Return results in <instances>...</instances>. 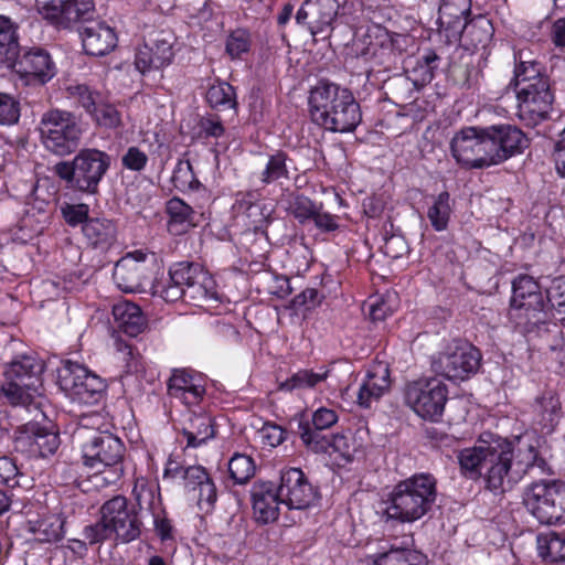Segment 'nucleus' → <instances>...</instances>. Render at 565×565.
Masks as SVG:
<instances>
[{
  "instance_id": "nucleus-1",
  "label": "nucleus",
  "mask_w": 565,
  "mask_h": 565,
  "mask_svg": "<svg viewBox=\"0 0 565 565\" xmlns=\"http://www.w3.org/2000/svg\"><path fill=\"white\" fill-rule=\"evenodd\" d=\"M458 459L461 469L483 475L487 488L501 492L511 489L530 469L543 471L546 465L533 445H523L520 439L514 444L501 437L462 449Z\"/></svg>"
},
{
  "instance_id": "nucleus-2",
  "label": "nucleus",
  "mask_w": 565,
  "mask_h": 565,
  "mask_svg": "<svg viewBox=\"0 0 565 565\" xmlns=\"http://www.w3.org/2000/svg\"><path fill=\"white\" fill-rule=\"evenodd\" d=\"M308 104L312 121L331 132H352L362 120L352 92L334 83L320 81L310 89Z\"/></svg>"
},
{
  "instance_id": "nucleus-3",
  "label": "nucleus",
  "mask_w": 565,
  "mask_h": 565,
  "mask_svg": "<svg viewBox=\"0 0 565 565\" xmlns=\"http://www.w3.org/2000/svg\"><path fill=\"white\" fill-rule=\"evenodd\" d=\"M74 438L82 449L84 465L95 470L96 483L113 484L121 477L125 446L117 436L81 424L74 431Z\"/></svg>"
},
{
  "instance_id": "nucleus-4",
  "label": "nucleus",
  "mask_w": 565,
  "mask_h": 565,
  "mask_svg": "<svg viewBox=\"0 0 565 565\" xmlns=\"http://www.w3.org/2000/svg\"><path fill=\"white\" fill-rule=\"evenodd\" d=\"M169 282L161 290L154 289L166 301L183 299L196 307L210 306L217 301L216 284L199 264L181 262L169 270Z\"/></svg>"
},
{
  "instance_id": "nucleus-5",
  "label": "nucleus",
  "mask_w": 565,
  "mask_h": 565,
  "mask_svg": "<svg viewBox=\"0 0 565 565\" xmlns=\"http://www.w3.org/2000/svg\"><path fill=\"white\" fill-rule=\"evenodd\" d=\"M110 167V156L94 148L79 150L72 161H61L53 172L68 189L96 194L98 186Z\"/></svg>"
},
{
  "instance_id": "nucleus-6",
  "label": "nucleus",
  "mask_w": 565,
  "mask_h": 565,
  "mask_svg": "<svg viewBox=\"0 0 565 565\" xmlns=\"http://www.w3.org/2000/svg\"><path fill=\"white\" fill-rule=\"evenodd\" d=\"M435 500V479L429 475L414 476L395 487L387 514L392 519L413 522L425 515Z\"/></svg>"
},
{
  "instance_id": "nucleus-7",
  "label": "nucleus",
  "mask_w": 565,
  "mask_h": 565,
  "mask_svg": "<svg viewBox=\"0 0 565 565\" xmlns=\"http://www.w3.org/2000/svg\"><path fill=\"white\" fill-rule=\"evenodd\" d=\"M44 364L34 355L23 354L9 363L1 392L13 405H31L41 396Z\"/></svg>"
},
{
  "instance_id": "nucleus-8",
  "label": "nucleus",
  "mask_w": 565,
  "mask_h": 565,
  "mask_svg": "<svg viewBox=\"0 0 565 565\" xmlns=\"http://www.w3.org/2000/svg\"><path fill=\"white\" fill-rule=\"evenodd\" d=\"M38 131L44 148L61 157L78 148L83 132L76 117L61 109L45 111L38 125Z\"/></svg>"
},
{
  "instance_id": "nucleus-9",
  "label": "nucleus",
  "mask_w": 565,
  "mask_h": 565,
  "mask_svg": "<svg viewBox=\"0 0 565 565\" xmlns=\"http://www.w3.org/2000/svg\"><path fill=\"white\" fill-rule=\"evenodd\" d=\"M510 316L516 326L530 332L547 321V305L539 284L527 275H520L512 284Z\"/></svg>"
},
{
  "instance_id": "nucleus-10",
  "label": "nucleus",
  "mask_w": 565,
  "mask_h": 565,
  "mask_svg": "<svg viewBox=\"0 0 565 565\" xmlns=\"http://www.w3.org/2000/svg\"><path fill=\"white\" fill-rule=\"evenodd\" d=\"M523 504L541 524L565 523V483L557 480L533 482L524 489Z\"/></svg>"
},
{
  "instance_id": "nucleus-11",
  "label": "nucleus",
  "mask_w": 565,
  "mask_h": 565,
  "mask_svg": "<svg viewBox=\"0 0 565 565\" xmlns=\"http://www.w3.org/2000/svg\"><path fill=\"white\" fill-rule=\"evenodd\" d=\"M481 362L480 351L462 340H454L445 351L433 358L431 370L449 381H465L475 374Z\"/></svg>"
},
{
  "instance_id": "nucleus-12",
  "label": "nucleus",
  "mask_w": 565,
  "mask_h": 565,
  "mask_svg": "<svg viewBox=\"0 0 565 565\" xmlns=\"http://www.w3.org/2000/svg\"><path fill=\"white\" fill-rule=\"evenodd\" d=\"M492 146L488 127H468L452 138L451 152L462 166L480 169L495 164Z\"/></svg>"
},
{
  "instance_id": "nucleus-13",
  "label": "nucleus",
  "mask_w": 565,
  "mask_h": 565,
  "mask_svg": "<svg viewBox=\"0 0 565 565\" xmlns=\"http://www.w3.org/2000/svg\"><path fill=\"white\" fill-rule=\"evenodd\" d=\"M404 399L418 416L436 420L444 412L447 386L437 379H420L407 383Z\"/></svg>"
},
{
  "instance_id": "nucleus-14",
  "label": "nucleus",
  "mask_w": 565,
  "mask_h": 565,
  "mask_svg": "<svg viewBox=\"0 0 565 565\" xmlns=\"http://www.w3.org/2000/svg\"><path fill=\"white\" fill-rule=\"evenodd\" d=\"M518 116L529 125L545 120L552 110L554 95L548 78H539L518 89Z\"/></svg>"
},
{
  "instance_id": "nucleus-15",
  "label": "nucleus",
  "mask_w": 565,
  "mask_h": 565,
  "mask_svg": "<svg viewBox=\"0 0 565 565\" xmlns=\"http://www.w3.org/2000/svg\"><path fill=\"white\" fill-rule=\"evenodd\" d=\"M105 521L108 522L114 541L129 543L141 534L142 522L135 507L124 495H116L103 504Z\"/></svg>"
},
{
  "instance_id": "nucleus-16",
  "label": "nucleus",
  "mask_w": 565,
  "mask_h": 565,
  "mask_svg": "<svg viewBox=\"0 0 565 565\" xmlns=\"http://www.w3.org/2000/svg\"><path fill=\"white\" fill-rule=\"evenodd\" d=\"M152 270L141 253L128 254L120 258L114 268L113 278L118 288L125 292H145L147 287L161 290L163 285H154L151 280Z\"/></svg>"
},
{
  "instance_id": "nucleus-17",
  "label": "nucleus",
  "mask_w": 565,
  "mask_h": 565,
  "mask_svg": "<svg viewBox=\"0 0 565 565\" xmlns=\"http://www.w3.org/2000/svg\"><path fill=\"white\" fill-rule=\"evenodd\" d=\"M45 20L57 29H71L75 24L92 22L95 14L93 0H52L41 10Z\"/></svg>"
},
{
  "instance_id": "nucleus-18",
  "label": "nucleus",
  "mask_w": 565,
  "mask_h": 565,
  "mask_svg": "<svg viewBox=\"0 0 565 565\" xmlns=\"http://www.w3.org/2000/svg\"><path fill=\"white\" fill-rule=\"evenodd\" d=\"M174 35L169 31L156 32L137 51L135 58L137 70L145 74L169 65L174 56Z\"/></svg>"
},
{
  "instance_id": "nucleus-19",
  "label": "nucleus",
  "mask_w": 565,
  "mask_h": 565,
  "mask_svg": "<svg viewBox=\"0 0 565 565\" xmlns=\"http://www.w3.org/2000/svg\"><path fill=\"white\" fill-rule=\"evenodd\" d=\"M278 490L281 502L289 509H306L318 498L317 489L298 468H289L281 472Z\"/></svg>"
},
{
  "instance_id": "nucleus-20",
  "label": "nucleus",
  "mask_w": 565,
  "mask_h": 565,
  "mask_svg": "<svg viewBox=\"0 0 565 565\" xmlns=\"http://www.w3.org/2000/svg\"><path fill=\"white\" fill-rule=\"evenodd\" d=\"M335 0H306L296 13V22L305 26L310 34L328 36L333 20L337 17Z\"/></svg>"
},
{
  "instance_id": "nucleus-21",
  "label": "nucleus",
  "mask_w": 565,
  "mask_h": 565,
  "mask_svg": "<svg viewBox=\"0 0 565 565\" xmlns=\"http://www.w3.org/2000/svg\"><path fill=\"white\" fill-rule=\"evenodd\" d=\"M470 13L471 0H441L437 19L438 32L447 43L461 40Z\"/></svg>"
},
{
  "instance_id": "nucleus-22",
  "label": "nucleus",
  "mask_w": 565,
  "mask_h": 565,
  "mask_svg": "<svg viewBox=\"0 0 565 565\" xmlns=\"http://www.w3.org/2000/svg\"><path fill=\"white\" fill-rule=\"evenodd\" d=\"M78 32L88 55L104 56L117 46V34L105 21L93 20L78 26Z\"/></svg>"
},
{
  "instance_id": "nucleus-23",
  "label": "nucleus",
  "mask_w": 565,
  "mask_h": 565,
  "mask_svg": "<svg viewBox=\"0 0 565 565\" xmlns=\"http://www.w3.org/2000/svg\"><path fill=\"white\" fill-rule=\"evenodd\" d=\"M9 68L13 70L21 77L35 79L41 84L49 82L55 75L54 63L50 54L42 49H32L22 56H18L14 64Z\"/></svg>"
},
{
  "instance_id": "nucleus-24",
  "label": "nucleus",
  "mask_w": 565,
  "mask_h": 565,
  "mask_svg": "<svg viewBox=\"0 0 565 565\" xmlns=\"http://www.w3.org/2000/svg\"><path fill=\"white\" fill-rule=\"evenodd\" d=\"M493 142V156L495 164L522 152L527 147V138L516 127L511 125H498L488 127Z\"/></svg>"
},
{
  "instance_id": "nucleus-25",
  "label": "nucleus",
  "mask_w": 565,
  "mask_h": 565,
  "mask_svg": "<svg viewBox=\"0 0 565 565\" xmlns=\"http://www.w3.org/2000/svg\"><path fill=\"white\" fill-rule=\"evenodd\" d=\"M253 511L257 521L269 523L279 514V504L282 503L278 488L271 482H255L250 490Z\"/></svg>"
},
{
  "instance_id": "nucleus-26",
  "label": "nucleus",
  "mask_w": 565,
  "mask_h": 565,
  "mask_svg": "<svg viewBox=\"0 0 565 565\" xmlns=\"http://www.w3.org/2000/svg\"><path fill=\"white\" fill-rule=\"evenodd\" d=\"M391 386L390 369L384 362H377L371 366L366 379L358 393V403L364 408L371 407L377 402Z\"/></svg>"
},
{
  "instance_id": "nucleus-27",
  "label": "nucleus",
  "mask_w": 565,
  "mask_h": 565,
  "mask_svg": "<svg viewBox=\"0 0 565 565\" xmlns=\"http://www.w3.org/2000/svg\"><path fill=\"white\" fill-rule=\"evenodd\" d=\"M204 392V386L184 370L174 371L168 382L169 395L188 405L196 404Z\"/></svg>"
},
{
  "instance_id": "nucleus-28",
  "label": "nucleus",
  "mask_w": 565,
  "mask_h": 565,
  "mask_svg": "<svg viewBox=\"0 0 565 565\" xmlns=\"http://www.w3.org/2000/svg\"><path fill=\"white\" fill-rule=\"evenodd\" d=\"M113 315L118 328L129 337H137L146 328V319L140 308L130 301L114 305Z\"/></svg>"
},
{
  "instance_id": "nucleus-29",
  "label": "nucleus",
  "mask_w": 565,
  "mask_h": 565,
  "mask_svg": "<svg viewBox=\"0 0 565 565\" xmlns=\"http://www.w3.org/2000/svg\"><path fill=\"white\" fill-rule=\"evenodd\" d=\"M533 412L546 433L554 430L561 418V403L553 392H546L537 397L533 404Z\"/></svg>"
},
{
  "instance_id": "nucleus-30",
  "label": "nucleus",
  "mask_w": 565,
  "mask_h": 565,
  "mask_svg": "<svg viewBox=\"0 0 565 565\" xmlns=\"http://www.w3.org/2000/svg\"><path fill=\"white\" fill-rule=\"evenodd\" d=\"M19 52L17 26L9 18L0 15V66L13 65Z\"/></svg>"
},
{
  "instance_id": "nucleus-31",
  "label": "nucleus",
  "mask_w": 565,
  "mask_h": 565,
  "mask_svg": "<svg viewBox=\"0 0 565 565\" xmlns=\"http://www.w3.org/2000/svg\"><path fill=\"white\" fill-rule=\"evenodd\" d=\"M493 26L489 19L478 15L465 25L461 39L466 46L471 49H484L493 36Z\"/></svg>"
},
{
  "instance_id": "nucleus-32",
  "label": "nucleus",
  "mask_w": 565,
  "mask_h": 565,
  "mask_svg": "<svg viewBox=\"0 0 565 565\" xmlns=\"http://www.w3.org/2000/svg\"><path fill=\"white\" fill-rule=\"evenodd\" d=\"M82 232L94 247H107L116 238L115 224L106 218H90L85 222Z\"/></svg>"
},
{
  "instance_id": "nucleus-33",
  "label": "nucleus",
  "mask_w": 565,
  "mask_h": 565,
  "mask_svg": "<svg viewBox=\"0 0 565 565\" xmlns=\"http://www.w3.org/2000/svg\"><path fill=\"white\" fill-rule=\"evenodd\" d=\"M169 214V231L175 235L182 234L194 225V211L179 198H172L167 203Z\"/></svg>"
},
{
  "instance_id": "nucleus-34",
  "label": "nucleus",
  "mask_w": 565,
  "mask_h": 565,
  "mask_svg": "<svg viewBox=\"0 0 565 565\" xmlns=\"http://www.w3.org/2000/svg\"><path fill=\"white\" fill-rule=\"evenodd\" d=\"M182 431L188 447H199L214 437L212 418L205 414H194Z\"/></svg>"
},
{
  "instance_id": "nucleus-35",
  "label": "nucleus",
  "mask_w": 565,
  "mask_h": 565,
  "mask_svg": "<svg viewBox=\"0 0 565 565\" xmlns=\"http://www.w3.org/2000/svg\"><path fill=\"white\" fill-rule=\"evenodd\" d=\"M418 88L409 75H395L385 82L386 95L397 105L414 102Z\"/></svg>"
},
{
  "instance_id": "nucleus-36",
  "label": "nucleus",
  "mask_w": 565,
  "mask_h": 565,
  "mask_svg": "<svg viewBox=\"0 0 565 565\" xmlns=\"http://www.w3.org/2000/svg\"><path fill=\"white\" fill-rule=\"evenodd\" d=\"M373 565H425V556L412 548L391 546L372 557Z\"/></svg>"
},
{
  "instance_id": "nucleus-37",
  "label": "nucleus",
  "mask_w": 565,
  "mask_h": 565,
  "mask_svg": "<svg viewBox=\"0 0 565 565\" xmlns=\"http://www.w3.org/2000/svg\"><path fill=\"white\" fill-rule=\"evenodd\" d=\"M64 519L58 514H51L38 520L31 531L38 541L43 543H54L64 537Z\"/></svg>"
},
{
  "instance_id": "nucleus-38",
  "label": "nucleus",
  "mask_w": 565,
  "mask_h": 565,
  "mask_svg": "<svg viewBox=\"0 0 565 565\" xmlns=\"http://www.w3.org/2000/svg\"><path fill=\"white\" fill-rule=\"evenodd\" d=\"M105 388L106 383L104 380L95 373H90L84 379L82 384L76 386V390H73L67 395L78 403L92 405L102 398Z\"/></svg>"
},
{
  "instance_id": "nucleus-39",
  "label": "nucleus",
  "mask_w": 565,
  "mask_h": 565,
  "mask_svg": "<svg viewBox=\"0 0 565 565\" xmlns=\"http://www.w3.org/2000/svg\"><path fill=\"white\" fill-rule=\"evenodd\" d=\"M539 555L551 563L565 565V537L555 533L537 536Z\"/></svg>"
},
{
  "instance_id": "nucleus-40",
  "label": "nucleus",
  "mask_w": 565,
  "mask_h": 565,
  "mask_svg": "<svg viewBox=\"0 0 565 565\" xmlns=\"http://www.w3.org/2000/svg\"><path fill=\"white\" fill-rule=\"evenodd\" d=\"M92 372L86 369L84 365L65 361L57 369V383L65 394H68L73 390H76V386L82 384L84 379H86Z\"/></svg>"
},
{
  "instance_id": "nucleus-41",
  "label": "nucleus",
  "mask_w": 565,
  "mask_h": 565,
  "mask_svg": "<svg viewBox=\"0 0 565 565\" xmlns=\"http://www.w3.org/2000/svg\"><path fill=\"white\" fill-rule=\"evenodd\" d=\"M299 435L306 447L317 454L330 452V439L332 435L326 434V429L311 427L309 422H300Z\"/></svg>"
},
{
  "instance_id": "nucleus-42",
  "label": "nucleus",
  "mask_w": 565,
  "mask_h": 565,
  "mask_svg": "<svg viewBox=\"0 0 565 565\" xmlns=\"http://www.w3.org/2000/svg\"><path fill=\"white\" fill-rule=\"evenodd\" d=\"M206 102L215 109H235L237 106L234 87L227 82L216 81L206 92Z\"/></svg>"
},
{
  "instance_id": "nucleus-43",
  "label": "nucleus",
  "mask_w": 565,
  "mask_h": 565,
  "mask_svg": "<svg viewBox=\"0 0 565 565\" xmlns=\"http://www.w3.org/2000/svg\"><path fill=\"white\" fill-rule=\"evenodd\" d=\"M328 371L313 372L312 370H299L289 379L279 384V390L292 392L295 390L312 388L328 377Z\"/></svg>"
},
{
  "instance_id": "nucleus-44",
  "label": "nucleus",
  "mask_w": 565,
  "mask_h": 565,
  "mask_svg": "<svg viewBox=\"0 0 565 565\" xmlns=\"http://www.w3.org/2000/svg\"><path fill=\"white\" fill-rule=\"evenodd\" d=\"M440 57L434 52L428 51L422 55L416 65L409 71L411 78L415 81L418 87L430 83L435 76V71L438 68Z\"/></svg>"
},
{
  "instance_id": "nucleus-45",
  "label": "nucleus",
  "mask_w": 565,
  "mask_h": 565,
  "mask_svg": "<svg viewBox=\"0 0 565 565\" xmlns=\"http://www.w3.org/2000/svg\"><path fill=\"white\" fill-rule=\"evenodd\" d=\"M256 471V466L250 456L244 454H235L228 461L230 477L237 484L248 482Z\"/></svg>"
},
{
  "instance_id": "nucleus-46",
  "label": "nucleus",
  "mask_w": 565,
  "mask_h": 565,
  "mask_svg": "<svg viewBox=\"0 0 565 565\" xmlns=\"http://www.w3.org/2000/svg\"><path fill=\"white\" fill-rule=\"evenodd\" d=\"M449 201V193L444 191L438 194L434 204L428 209L427 217L430 221L431 226L438 232L447 228L451 213Z\"/></svg>"
},
{
  "instance_id": "nucleus-47",
  "label": "nucleus",
  "mask_w": 565,
  "mask_h": 565,
  "mask_svg": "<svg viewBox=\"0 0 565 565\" xmlns=\"http://www.w3.org/2000/svg\"><path fill=\"white\" fill-rule=\"evenodd\" d=\"M287 156L278 151L270 156L260 174V180L265 184H269L281 179H288V169L286 166Z\"/></svg>"
},
{
  "instance_id": "nucleus-48",
  "label": "nucleus",
  "mask_w": 565,
  "mask_h": 565,
  "mask_svg": "<svg viewBox=\"0 0 565 565\" xmlns=\"http://www.w3.org/2000/svg\"><path fill=\"white\" fill-rule=\"evenodd\" d=\"M100 519L89 525H86L83 530V537L89 545L100 544L107 540H114V535L108 522L105 521V512H103V505L99 510Z\"/></svg>"
},
{
  "instance_id": "nucleus-49",
  "label": "nucleus",
  "mask_w": 565,
  "mask_h": 565,
  "mask_svg": "<svg viewBox=\"0 0 565 565\" xmlns=\"http://www.w3.org/2000/svg\"><path fill=\"white\" fill-rule=\"evenodd\" d=\"M250 45V33L245 29H236L228 34L225 51L231 58H241L244 53L249 51Z\"/></svg>"
},
{
  "instance_id": "nucleus-50",
  "label": "nucleus",
  "mask_w": 565,
  "mask_h": 565,
  "mask_svg": "<svg viewBox=\"0 0 565 565\" xmlns=\"http://www.w3.org/2000/svg\"><path fill=\"white\" fill-rule=\"evenodd\" d=\"M29 438L32 439L33 451H38L42 457L53 455L60 446V438L56 434L42 429L32 430V436Z\"/></svg>"
},
{
  "instance_id": "nucleus-51",
  "label": "nucleus",
  "mask_w": 565,
  "mask_h": 565,
  "mask_svg": "<svg viewBox=\"0 0 565 565\" xmlns=\"http://www.w3.org/2000/svg\"><path fill=\"white\" fill-rule=\"evenodd\" d=\"M317 205L302 194H290L287 210L300 222L305 223L311 218Z\"/></svg>"
},
{
  "instance_id": "nucleus-52",
  "label": "nucleus",
  "mask_w": 565,
  "mask_h": 565,
  "mask_svg": "<svg viewBox=\"0 0 565 565\" xmlns=\"http://www.w3.org/2000/svg\"><path fill=\"white\" fill-rule=\"evenodd\" d=\"M514 74L518 89L526 84H534L539 78H548L541 73L540 65L536 62H521L515 67Z\"/></svg>"
},
{
  "instance_id": "nucleus-53",
  "label": "nucleus",
  "mask_w": 565,
  "mask_h": 565,
  "mask_svg": "<svg viewBox=\"0 0 565 565\" xmlns=\"http://www.w3.org/2000/svg\"><path fill=\"white\" fill-rule=\"evenodd\" d=\"M209 338L215 344H228L237 342L239 333L233 324L216 321L209 330Z\"/></svg>"
},
{
  "instance_id": "nucleus-54",
  "label": "nucleus",
  "mask_w": 565,
  "mask_h": 565,
  "mask_svg": "<svg viewBox=\"0 0 565 565\" xmlns=\"http://www.w3.org/2000/svg\"><path fill=\"white\" fill-rule=\"evenodd\" d=\"M547 302L551 308L559 316H565V278L557 277L553 279L547 289Z\"/></svg>"
},
{
  "instance_id": "nucleus-55",
  "label": "nucleus",
  "mask_w": 565,
  "mask_h": 565,
  "mask_svg": "<svg viewBox=\"0 0 565 565\" xmlns=\"http://www.w3.org/2000/svg\"><path fill=\"white\" fill-rule=\"evenodd\" d=\"M20 118V104L11 95L0 93V124L12 125Z\"/></svg>"
},
{
  "instance_id": "nucleus-56",
  "label": "nucleus",
  "mask_w": 565,
  "mask_h": 565,
  "mask_svg": "<svg viewBox=\"0 0 565 565\" xmlns=\"http://www.w3.org/2000/svg\"><path fill=\"white\" fill-rule=\"evenodd\" d=\"M184 488L189 493H195L196 489L203 483L211 480L205 468L202 466H190L182 470Z\"/></svg>"
},
{
  "instance_id": "nucleus-57",
  "label": "nucleus",
  "mask_w": 565,
  "mask_h": 565,
  "mask_svg": "<svg viewBox=\"0 0 565 565\" xmlns=\"http://www.w3.org/2000/svg\"><path fill=\"white\" fill-rule=\"evenodd\" d=\"M90 115L99 126L106 128H115L120 124L119 113L108 104H98Z\"/></svg>"
},
{
  "instance_id": "nucleus-58",
  "label": "nucleus",
  "mask_w": 565,
  "mask_h": 565,
  "mask_svg": "<svg viewBox=\"0 0 565 565\" xmlns=\"http://www.w3.org/2000/svg\"><path fill=\"white\" fill-rule=\"evenodd\" d=\"M356 451L355 444L351 436L345 434L332 435L330 439V452L339 454L347 461L352 460Z\"/></svg>"
},
{
  "instance_id": "nucleus-59",
  "label": "nucleus",
  "mask_w": 565,
  "mask_h": 565,
  "mask_svg": "<svg viewBox=\"0 0 565 565\" xmlns=\"http://www.w3.org/2000/svg\"><path fill=\"white\" fill-rule=\"evenodd\" d=\"M192 499L196 500V503L201 510L205 512L210 511L216 501V487L212 479L196 489L195 493H192Z\"/></svg>"
},
{
  "instance_id": "nucleus-60",
  "label": "nucleus",
  "mask_w": 565,
  "mask_h": 565,
  "mask_svg": "<svg viewBox=\"0 0 565 565\" xmlns=\"http://www.w3.org/2000/svg\"><path fill=\"white\" fill-rule=\"evenodd\" d=\"M62 214L65 222L71 226L85 224L88 221V205L86 204H66L62 207Z\"/></svg>"
},
{
  "instance_id": "nucleus-61",
  "label": "nucleus",
  "mask_w": 565,
  "mask_h": 565,
  "mask_svg": "<svg viewBox=\"0 0 565 565\" xmlns=\"http://www.w3.org/2000/svg\"><path fill=\"white\" fill-rule=\"evenodd\" d=\"M259 438L263 444L269 447H277L285 440V431L284 429L271 423H266L258 430Z\"/></svg>"
},
{
  "instance_id": "nucleus-62",
  "label": "nucleus",
  "mask_w": 565,
  "mask_h": 565,
  "mask_svg": "<svg viewBox=\"0 0 565 565\" xmlns=\"http://www.w3.org/2000/svg\"><path fill=\"white\" fill-rule=\"evenodd\" d=\"M382 250L387 257L396 259L408 252V245L403 236L392 235L385 238Z\"/></svg>"
},
{
  "instance_id": "nucleus-63",
  "label": "nucleus",
  "mask_w": 565,
  "mask_h": 565,
  "mask_svg": "<svg viewBox=\"0 0 565 565\" xmlns=\"http://www.w3.org/2000/svg\"><path fill=\"white\" fill-rule=\"evenodd\" d=\"M122 166L131 171L142 170L147 162V154L137 147H130L121 158Z\"/></svg>"
},
{
  "instance_id": "nucleus-64",
  "label": "nucleus",
  "mask_w": 565,
  "mask_h": 565,
  "mask_svg": "<svg viewBox=\"0 0 565 565\" xmlns=\"http://www.w3.org/2000/svg\"><path fill=\"white\" fill-rule=\"evenodd\" d=\"M322 297L323 296H321L317 289L307 288L292 299L291 306L295 309L303 308L306 310H309L318 306L321 302Z\"/></svg>"
}]
</instances>
